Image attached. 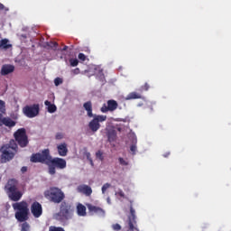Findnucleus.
Returning a JSON list of instances; mask_svg holds the SVG:
<instances>
[{"instance_id": "423d86ee", "label": "nucleus", "mask_w": 231, "mask_h": 231, "mask_svg": "<svg viewBox=\"0 0 231 231\" xmlns=\"http://www.w3.org/2000/svg\"><path fill=\"white\" fill-rule=\"evenodd\" d=\"M49 167V174L53 176L57 172L56 169H66V160L59 157L51 158V155H50V159L47 163Z\"/></svg>"}, {"instance_id": "a878e982", "label": "nucleus", "mask_w": 231, "mask_h": 231, "mask_svg": "<svg viewBox=\"0 0 231 231\" xmlns=\"http://www.w3.org/2000/svg\"><path fill=\"white\" fill-rule=\"evenodd\" d=\"M96 158L97 159V160H100V162H104V152H102V151H97V152H96Z\"/></svg>"}, {"instance_id": "6ab92c4d", "label": "nucleus", "mask_w": 231, "mask_h": 231, "mask_svg": "<svg viewBox=\"0 0 231 231\" xmlns=\"http://www.w3.org/2000/svg\"><path fill=\"white\" fill-rule=\"evenodd\" d=\"M86 206H84L81 203H79L77 205V214L79 216V217H86L88 216V212L86 211Z\"/></svg>"}, {"instance_id": "e433bc0d", "label": "nucleus", "mask_w": 231, "mask_h": 231, "mask_svg": "<svg viewBox=\"0 0 231 231\" xmlns=\"http://www.w3.org/2000/svg\"><path fill=\"white\" fill-rule=\"evenodd\" d=\"M151 86L148 85V83H145L143 86L141 87L142 91H149V88Z\"/></svg>"}, {"instance_id": "c85d7f7f", "label": "nucleus", "mask_w": 231, "mask_h": 231, "mask_svg": "<svg viewBox=\"0 0 231 231\" xmlns=\"http://www.w3.org/2000/svg\"><path fill=\"white\" fill-rule=\"evenodd\" d=\"M118 162H119L120 165H123L125 167L129 165V162L127 161L124 160V158H122V157L118 158Z\"/></svg>"}, {"instance_id": "9d476101", "label": "nucleus", "mask_w": 231, "mask_h": 231, "mask_svg": "<svg viewBox=\"0 0 231 231\" xmlns=\"http://www.w3.org/2000/svg\"><path fill=\"white\" fill-rule=\"evenodd\" d=\"M23 114L27 118H35L39 115V112L41 111L39 104H33L30 106H25L23 108Z\"/></svg>"}, {"instance_id": "b1692460", "label": "nucleus", "mask_w": 231, "mask_h": 231, "mask_svg": "<svg viewBox=\"0 0 231 231\" xmlns=\"http://www.w3.org/2000/svg\"><path fill=\"white\" fill-rule=\"evenodd\" d=\"M107 138L109 142H115V140H116V132L115 130L108 131Z\"/></svg>"}, {"instance_id": "37998d69", "label": "nucleus", "mask_w": 231, "mask_h": 231, "mask_svg": "<svg viewBox=\"0 0 231 231\" xmlns=\"http://www.w3.org/2000/svg\"><path fill=\"white\" fill-rule=\"evenodd\" d=\"M169 156H171V152H169L163 154L164 158H169Z\"/></svg>"}, {"instance_id": "bb28decb", "label": "nucleus", "mask_w": 231, "mask_h": 231, "mask_svg": "<svg viewBox=\"0 0 231 231\" xmlns=\"http://www.w3.org/2000/svg\"><path fill=\"white\" fill-rule=\"evenodd\" d=\"M21 231H30V224H28V222L23 221V223L22 224Z\"/></svg>"}, {"instance_id": "f03ea898", "label": "nucleus", "mask_w": 231, "mask_h": 231, "mask_svg": "<svg viewBox=\"0 0 231 231\" xmlns=\"http://www.w3.org/2000/svg\"><path fill=\"white\" fill-rule=\"evenodd\" d=\"M18 149H19V146L17 145V143H15V140L14 139H12L9 142V143L4 144L0 148L1 163H8V162H12V160L15 158V154H17Z\"/></svg>"}, {"instance_id": "f8f14e48", "label": "nucleus", "mask_w": 231, "mask_h": 231, "mask_svg": "<svg viewBox=\"0 0 231 231\" xmlns=\"http://www.w3.org/2000/svg\"><path fill=\"white\" fill-rule=\"evenodd\" d=\"M87 208H88L89 214H95L100 217H104V216H106V210L100 207L93 206V204H87Z\"/></svg>"}, {"instance_id": "393cba45", "label": "nucleus", "mask_w": 231, "mask_h": 231, "mask_svg": "<svg viewBox=\"0 0 231 231\" xmlns=\"http://www.w3.org/2000/svg\"><path fill=\"white\" fill-rule=\"evenodd\" d=\"M83 156H86L87 160H88L90 165L93 167L95 164L93 163V159L91 158V153L88 152V150H85L83 152Z\"/></svg>"}, {"instance_id": "2f4dec72", "label": "nucleus", "mask_w": 231, "mask_h": 231, "mask_svg": "<svg viewBox=\"0 0 231 231\" xmlns=\"http://www.w3.org/2000/svg\"><path fill=\"white\" fill-rule=\"evenodd\" d=\"M69 62L70 66H72L73 68H75V66H79V60L77 59H70Z\"/></svg>"}, {"instance_id": "412c9836", "label": "nucleus", "mask_w": 231, "mask_h": 231, "mask_svg": "<svg viewBox=\"0 0 231 231\" xmlns=\"http://www.w3.org/2000/svg\"><path fill=\"white\" fill-rule=\"evenodd\" d=\"M142 98V94L137 92H131L126 96V100H136Z\"/></svg>"}, {"instance_id": "0eeeda50", "label": "nucleus", "mask_w": 231, "mask_h": 231, "mask_svg": "<svg viewBox=\"0 0 231 231\" xmlns=\"http://www.w3.org/2000/svg\"><path fill=\"white\" fill-rule=\"evenodd\" d=\"M14 138L15 140L14 142L16 145H19V147H28V143H30L25 128H19L18 130H16L14 134Z\"/></svg>"}, {"instance_id": "473e14b6", "label": "nucleus", "mask_w": 231, "mask_h": 231, "mask_svg": "<svg viewBox=\"0 0 231 231\" xmlns=\"http://www.w3.org/2000/svg\"><path fill=\"white\" fill-rule=\"evenodd\" d=\"M130 151L134 156V154H136V151H137L136 143H134L130 146Z\"/></svg>"}, {"instance_id": "f257e3e1", "label": "nucleus", "mask_w": 231, "mask_h": 231, "mask_svg": "<svg viewBox=\"0 0 231 231\" xmlns=\"http://www.w3.org/2000/svg\"><path fill=\"white\" fill-rule=\"evenodd\" d=\"M44 198L54 203V205H60V211L54 215L55 219L60 223H66L69 219H73L75 214V207L71 203L65 201L66 193L59 187H51L44 191Z\"/></svg>"}, {"instance_id": "7ed1b4c3", "label": "nucleus", "mask_w": 231, "mask_h": 231, "mask_svg": "<svg viewBox=\"0 0 231 231\" xmlns=\"http://www.w3.org/2000/svg\"><path fill=\"white\" fill-rule=\"evenodd\" d=\"M13 208L15 210L14 217L19 223H24L28 221V216L30 214V208H28V202L22 200L13 204Z\"/></svg>"}, {"instance_id": "20e7f679", "label": "nucleus", "mask_w": 231, "mask_h": 231, "mask_svg": "<svg viewBox=\"0 0 231 231\" xmlns=\"http://www.w3.org/2000/svg\"><path fill=\"white\" fill-rule=\"evenodd\" d=\"M19 181H17V180L10 179L5 187L6 194L11 201L17 202L20 201L21 198H23V191L17 189Z\"/></svg>"}, {"instance_id": "79ce46f5", "label": "nucleus", "mask_w": 231, "mask_h": 231, "mask_svg": "<svg viewBox=\"0 0 231 231\" xmlns=\"http://www.w3.org/2000/svg\"><path fill=\"white\" fill-rule=\"evenodd\" d=\"M117 194H118V196H120V198H125V194L124 193L123 190H119V191L117 192Z\"/></svg>"}, {"instance_id": "1a4fd4ad", "label": "nucleus", "mask_w": 231, "mask_h": 231, "mask_svg": "<svg viewBox=\"0 0 231 231\" xmlns=\"http://www.w3.org/2000/svg\"><path fill=\"white\" fill-rule=\"evenodd\" d=\"M92 120L88 123V127L92 133H97L100 129V123L106 122L107 120V116L104 115H95L92 116Z\"/></svg>"}, {"instance_id": "c03bdc74", "label": "nucleus", "mask_w": 231, "mask_h": 231, "mask_svg": "<svg viewBox=\"0 0 231 231\" xmlns=\"http://www.w3.org/2000/svg\"><path fill=\"white\" fill-rule=\"evenodd\" d=\"M66 50H68V46H64L62 49L63 51H66Z\"/></svg>"}, {"instance_id": "7c9ffc66", "label": "nucleus", "mask_w": 231, "mask_h": 231, "mask_svg": "<svg viewBox=\"0 0 231 231\" xmlns=\"http://www.w3.org/2000/svg\"><path fill=\"white\" fill-rule=\"evenodd\" d=\"M112 230L120 231V230H122V226H120V224H113L112 225Z\"/></svg>"}, {"instance_id": "5701e85b", "label": "nucleus", "mask_w": 231, "mask_h": 231, "mask_svg": "<svg viewBox=\"0 0 231 231\" xmlns=\"http://www.w3.org/2000/svg\"><path fill=\"white\" fill-rule=\"evenodd\" d=\"M6 113V104L5 101L0 100V120L3 118V115Z\"/></svg>"}, {"instance_id": "f3484780", "label": "nucleus", "mask_w": 231, "mask_h": 231, "mask_svg": "<svg viewBox=\"0 0 231 231\" xmlns=\"http://www.w3.org/2000/svg\"><path fill=\"white\" fill-rule=\"evenodd\" d=\"M15 121L10 117H2L0 120V125H5V127H15Z\"/></svg>"}, {"instance_id": "4c0bfd02", "label": "nucleus", "mask_w": 231, "mask_h": 231, "mask_svg": "<svg viewBox=\"0 0 231 231\" xmlns=\"http://www.w3.org/2000/svg\"><path fill=\"white\" fill-rule=\"evenodd\" d=\"M0 11L1 12H8V8H6L5 6V5H3V4H1L0 3Z\"/></svg>"}, {"instance_id": "ea45409f", "label": "nucleus", "mask_w": 231, "mask_h": 231, "mask_svg": "<svg viewBox=\"0 0 231 231\" xmlns=\"http://www.w3.org/2000/svg\"><path fill=\"white\" fill-rule=\"evenodd\" d=\"M64 138V135L61 133H58L56 134V140H62Z\"/></svg>"}, {"instance_id": "c756f323", "label": "nucleus", "mask_w": 231, "mask_h": 231, "mask_svg": "<svg viewBox=\"0 0 231 231\" xmlns=\"http://www.w3.org/2000/svg\"><path fill=\"white\" fill-rule=\"evenodd\" d=\"M49 231H65V230L60 226H50Z\"/></svg>"}, {"instance_id": "a211bd4d", "label": "nucleus", "mask_w": 231, "mask_h": 231, "mask_svg": "<svg viewBox=\"0 0 231 231\" xmlns=\"http://www.w3.org/2000/svg\"><path fill=\"white\" fill-rule=\"evenodd\" d=\"M57 149L60 156H68V144L66 143L59 144Z\"/></svg>"}, {"instance_id": "9b49d317", "label": "nucleus", "mask_w": 231, "mask_h": 231, "mask_svg": "<svg viewBox=\"0 0 231 231\" xmlns=\"http://www.w3.org/2000/svg\"><path fill=\"white\" fill-rule=\"evenodd\" d=\"M118 109V102L114 99H110L106 102V105L104 104L102 107L100 108L101 113H108L110 111L113 113V111H116Z\"/></svg>"}, {"instance_id": "58836bf2", "label": "nucleus", "mask_w": 231, "mask_h": 231, "mask_svg": "<svg viewBox=\"0 0 231 231\" xmlns=\"http://www.w3.org/2000/svg\"><path fill=\"white\" fill-rule=\"evenodd\" d=\"M71 73H73V75H79V73H80V69L76 68L71 70Z\"/></svg>"}, {"instance_id": "39448f33", "label": "nucleus", "mask_w": 231, "mask_h": 231, "mask_svg": "<svg viewBox=\"0 0 231 231\" xmlns=\"http://www.w3.org/2000/svg\"><path fill=\"white\" fill-rule=\"evenodd\" d=\"M123 231H140L136 223V210L133 208V201L130 200V215L125 224Z\"/></svg>"}, {"instance_id": "dca6fc26", "label": "nucleus", "mask_w": 231, "mask_h": 231, "mask_svg": "<svg viewBox=\"0 0 231 231\" xmlns=\"http://www.w3.org/2000/svg\"><path fill=\"white\" fill-rule=\"evenodd\" d=\"M83 107L85 111H87V116H88V118L95 116V115H93V103L91 101L85 102Z\"/></svg>"}, {"instance_id": "cd10ccee", "label": "nucleus", "mask_w": 231, "mask_h": 231, "mask_svg": "<svg viewBox=\"0 0 231 231\" xmlns=\"http://www.w3.org/2000/svg\"><path fill=\"white\" fill-rule=\"evenodd\" d=\"M49 48H51L52 50H57V47L59 46V43L57 42H51L48 43Z\"/></svg>"}, {"instance_id": "ddd939ff", "label": "nucleus", "mask_w": 231, "mask_h": 231, "mask_svg": "<svg viewBox=\"0 0 231 231\" xmlns=\"http://www.w3.org/2000/svg\"><path fill=\"white\" fill-rule=\"evenodd\" d=\"M31 212L33 217H41L42 216V205L37 201H34L31 206Z\"/></svg>"}, {"instance_id": "c9c22d12", "label": "nucleus", "mask_w": 231, "mask_h": 231, "mask_svg": "<svg viewBox=\"0 0 231 231\" xmlns=\"http://www.w3.org/2000/svg\"><path fill=\"white\" fill-rule=\"evenodd\" d=\"M54 84H55V86H60V84H62V79H60V78H56V79H54Z\"/></svg>"}, {"instance_id": "4be33fe9", "label": "nucleus", "mask_w": 231, "mask_h": 231, "mask_svg": "<svg viewBox=\"0 0 231 231\" xmlns=\"http://www.w3.org/2000/svg\"><path fill=\"white\" fill-rule=\"evenodd\" d=\"M44 104L47 106L48 113H55L57 111V106L51 104L49 100H46Z\"/></svg>"}, {"instance_id": "6e6552de", "label": "nucleus", "mask_w": 231, "mask_h": 231, "mask_svg": "<svg viewBox=\"0 0 231 231\" xmlns=\"http://www.w3.org/2000/svg\"><path fill=\"white\" fill-rule=\"evenodd\" d=\"M49 160H50L49 149H45L42 152L33 153L31 156V162L32 163H45V165H48Z\"/></svg>"}, {"instance_id": "2eb2a0df", "label": "nucleus", "mask_w": 231, "mask_h": 231, "mask_svg": "<svg viewBox=\"0 0 231 231\" xmlns=\"http://www.w3.org/2000/svg\"><path fill=\"white\" fill-rule=\"evenodd\" d=\"M15 71V67L10 64H5L1 68V75L6 76L10 75V73H14Z\"/></svg>"}, {"instance_id": "4468645a", "label": "nucleus", "mask_w": 231, "mask_h": 231, "mask_svg": "<svg viewBox=\"0 0 231 231\" xmlns=\"http://www.w3.org/2000/svg\"><path fill=\"white\" fill-rule=\"evenodd\" d=\"M77 192L84 194L85 196H91V194H93V189L88 185L81 184L77 187Z\"/></svg>"}, {"instance_id": "aec40b11", "label": "nucleus", "mask_w": 231, "mask_h": 231, "mask_svg": "<svg viewBox=\"0 0 231 231\" xmlns=\"http://www.w3.org/2000/svg\"><path fill=\"white\" fill-rule=\"evenodd\" d=\"M12 48V44H10V41L6 38L0 40V50H10Z\"/></svg>"}, {"instance_id": "72a5a7b5", "label": "nucleus", "mask_w": 231, "mask_h": 231, "mask_svg": "<svg viewBox=\"0 0 231 231\" xmlns=\"http://www.w3.org/2000/svg\"><path fill=\"white\" fill-rule=\"evenodd\" d=\"M110 187H111V184H109V183L104 184L101 189L102 194H106V190H107V189H109Z\"/></svg>"}, {"instance_id": "f704fd0d", "label": "nucleus", "mask_w": 231, "mask_h": 231, "mask_svg": "<svg viewBox=\"0 0 231 231\" xmlns=\"http://www.w3.org/2000/svg\"><path fill=\"white\" fill-rule=\"evenodd\" d=\"M78 58L79 60H82V62H84L86 60V54L80 52L79 55H78Z\"/></svg>"}, {"instance_id": "a19ab883", "label": "nucleus", "mask_w": 231, "mask_h": 231, "mask_svg": "<svg viewBox=\"0 0 231 231\" xmlns=\"http://www.w3.org/2000/svg\"><path fill=\"white\" fill-rule=\"evenodd\" d=\"M27 171H28V167L23 166V167L21 168V172H23V174H24V172H27Z\"/></svg>"}]
</instances>
